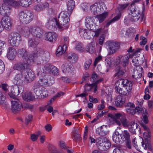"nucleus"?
<instances>
[{
  "label": "nucleus",
  "instance_id": "bb28decb",
  "mask_svg": "<svg viewBox=\"0 0 153 153\" xmlns=\"http://www.w3.org/2000/svg\"><path fill=\"white\" fill-rule=\"evenodd\" d=\"M111 118H113L115 122L118 125H120L121 123L122 124V120L123 119H126L125 117H123L120 113H117L114 114V116L112 115Z\"/></svg>",
  "mask_w": 153,
  "mask_h": 153
},
{
  "label": "nucleus",
  "instance_id": "8fccbe9b",
  "mask_svg": "<svg viewBox=\"0 0 153 153\" xmlns=\"http://www.w3.org/2000/svg\"><path fill=\"white\" fill-rule=\"evenodd\" d=\"M90 9L91 11L94 14L97 13V11L99 9L98 4L97 3L93 4L90 6Z\"/></svg>",
  "mask_w": 153,
  "mask_h": 153
},
{
  "label": "nucleus",
  "instance_id": "f3484780",
  "mask_svg": "<svg viewBox=\"0 0 153 153\" xmlns=\"http://www.w3.org/2000/svg\"><path fill=\"white\" fill-rule=\"evenodd\" d=\"M143 135L145 138V141L142 143V146L146 149H150L151 146L150 141L151 133L149 131L147 130L144 132Z\"/></svg>",
  "mask_w": 153,
  "mask_h": 153
},
{
  "label": "nucleus",
  "instance_id": "412c9836",
  "mask_svg": "<svg viewBox=\"0 0 153 153\" xmlns=\"http://www.w3.org/2000/svg\"><path fill=\"white\" fill-rule=\"evenodd\" d=\"M143 70V68L140 66L135 67L132 75V77L136 79L141 77Z\"/></svg>",
  "mask_w": 153,
  "mask_h": 153
},
{
  "label": "nucleus",
  "instance_id": "603ef678",
  "mask_svg": "<svg viewBox=\"0 0 153 153\" xmlns=\"http://www.w3.org/2000/svg\"><path fill=\"white\" fill-rule=\"evenodd\" d=\"M42 93L40 96H39V99L44 98L48 96V92L46 89L44 87L42 91Z\"/></svg>",
  "mask_w": 153,
  "mask_h": 153
},
{
  "label": "nucleus",
  "instance_id": "a18cd8bd",
  "mask_svg": "<svg viewBox=\"0 0 153 153\" xmlns=\"http://www.w3.org/2000/svg\"><path fill=\"white\" fill-rule=\"evenodd\" d=\"M59 145L62 148L66 149L67 153H74V151L72 150H70L67 149V147L64 141H59Z\"/></svg>",
  "mask_w": 153,
  "mask_h": 153
},
{
  "label": "nucleus",
  "instance_id": "423d86ee",
  "mask_svg": "<svg viewBox=\"0 0 153 153\" xmlns=\"http://www.w3.org/2000/svg\"><path fill=\"white\" fill-rule=\"evenodd\" d=\"M19 18L22 23L28 24L33 20V13L27 10L21 11L18 13Z\"/></svg>",
  "mask_w": 153,
  "mask_h": 153
},
{
  "label": "nucleus",
  "instance_id": "a211bd4d",
  "mask_svg": "<svg viewBox=\"0 0 153 153\" xmlns=\"http://www.w3.org/2000/svg\"><path fill=\"white\" fill-rule=\"evenodd\" d=\"M108 47L109 51L108 55L112 54L115 52L120 47V45L119 43L117 42H110L108 43Z\"/></svg>",
  "mask_w": 153,
  "mask_h": 153
},
{
  "label": "nucleus",
  "instance_id": "f8f14e48",
  "mask_svg": "<svg viewBox=\"0 0 153 153\" xmlns=\"http://www.w3.org/2000/svg\"><path fill=\"white\" fill-rule=\"evenodd\" d=\"M23 91V89L21 87L15 85L11 87L10 92H8V94L10 98L15 99L17 96L22 94Z\"/></svg>",
  "mask_w": 153,
  "mask_h": 153
},
{
  "label": "nucleus",
  "instance_id": "3c124183",
  "mask_svg": "<svg viewBox=\"0 0 153 153\" xmlns=\"http://www.w3.org/2000/svg\"><path fill=\"white\" fill-rule=\"evenodd\" d=\"M75 49L79 51L82 52L83 51L84 48L82 44L80 43H77L76 44Z\"/></svg>",
  "mask_w": 153,
  "mask_h": 153
},
{
  "label": "nucleus",
  "instance_id": "2eb2a0df",
  "mask_svg": "<svg viewBox=\"0 0 153 153\" xmlns=\"http://www.w3.org/2000/svg\"><path fill=\"white\" fill-rule=\"evenodd\" d=\"M55 24L60 31L62 30V29L60 28V27H61L60 25H59L57 19L52 17H50L48 19L46 26L47 27L52 29Z\"/></svg>",
  "mask_w": 153,
  "mask_h": 153
},
{
  "label": "nucleus",
  "instance_id": "bf43d9fd",
  "mask_svg": "<svg viewBox=\"0 0 153 153\" xmlns=\"http://www.w3.org/2000/svg\"><path fill=\"white\" fill-rule=\"evenodd\" d=\"M64 95V93L62 92H60L58 93L56 95L53 97L50 100V102H51L52 101H54L58 97L61 96L63 95Z\"/></svg>",
  "mask_w": 153,
  "mask_h": 153
},
{
  "label": "nucleus",
  "instance_id": "39448f33",
  "mask_svg": "<svg viewBox=\"0 0 153 153\" xmlns=\"http://www.w3.org/2000/svg\"><path fill=\"white\" fill-rule=\"evenodd\" d=\"M123 125L125 127L128 128L129 131L132 134H136V132L138 131L140 132V128L139 125L134 121L131 122L128 121L126 119L122 120Z\"/></svg>",
  "mask_w": 153,
  "mask_h": 153
},
{
  "label": "nucleus",
  "instance_id": "37998d69",
  "mask_svg": "<svg viewBox=\"0 0 153 153\" xmlns=\"http://www.w3.org/2000/svg\"><path fill=\"white\" fill-rule=\"evenodd\" d=\"M97 142L99 144L98 147L100 150H102V149H103L104 145V143L107 140V139L104 137H102L99 138Z\"/></svg>",
  "mask_w": 153,
  "mask_h": 153
},
{
  "label": "nucleus",
  "instance_id": "72a5a7b5",
  "mask_svg": "<svg viewBox=\"0 0 153 153\" xmlns=\"http://www.w3.org/2000/svg\"><path fill=\"white\" fill-rule=\"evenodd\" d=\"M22 74H17L15 77L14 79L15 83L19 85H22L23 83L22 79L23 78Z\"/></svg>",
  "mask_w": 153,
  "mask_h": 153
},
{
  "label": "nucleus",
  "instance_id": "20e7f679",
  "mask_svg": "<svg viewBox=\"0 0 153 153\" xmlns=\"http://www.w3.org/2000/svg\"><path fill=\"white\" fill-rule=\"evenodd\" d=\"M18 55L25 59L28 63H33L34 62V58L37 56V55L35 52H31L28 54L27 51L25 48H22L18 51Z\"/></svg>",
  "mask_w": 153,
  "mask_h": 153
},
{
  "label": "nucleus",
  "instance_id": "7ed1b4c3",
  "mask_svg": "<svg viewBox=\"0 0 153 153\" xmlns=\"http://www.w3.org/2000/svg\"><path fill=\"white\" fill-rule=\"evenodd\" d=\"M69 12L66 11H62L59 14L58 20L61 27L60 29L63 30L67 29L68 27V23L70 21Z\"/></svg>",
  "mask_w": 153,
  "mask_h": 153
},
{
  "label": "nucleus",
  "instance_id": "473e14b6",
  "mask_svg": "<svg viewBox=\"0 0 153 153\" xmlns=\"http://www.w3.org/2000/svg\"><path fill=\"white\" fill-rule=\"evenodd\" d=\"M22 97L23 99L26 101H30L33 100L34 97L30 92H27L22 95Z\"/></svg>",
  "mask_w": 153,
  "mask_h": 153
},
{
  "label": "nucleus",
  "instance_id": "4d7b16f0",
  "mask_svg": "<svg viewBox=\"0 0 153 153\" xmlns=\"http://www.w3.org/2000/svg\"><path fill=\"white\" fill-rule=\"evenodd\" d=\"M140 59L139 57H134L132 60V62L134 63V65L139 66V65L140 64Z\"/></svg>",
  "mask_w": 153,
  "mask_h": 153
},
{
  "label": "nucleus",
  "instance_id": "a878e982",
  "mask_svg": "<svg viewBox=\"0 0 153 153\" xmlns=\"http://www.w3.org/2000/svg\"><path fill=\"white\" fill-rule=\"evenodd\" d=\"M11 102L12 112L14 113H16L20 111L21 108V105L19 102L16 100H12Z\"/></svg>",
  "mask_w": 153,
  "mask_h": 153
},
{
  "label": "nucleus",
  "instance_id": "6ab92c4d",
  "mask_svg": "<svg viewBox=\"0 0 153 153\" xmlns=\"http://www.w3.org/2000/svg\"><path fill=\"white\" fill-rule=\"evenodd\" d=\"M24 75L25 80L27 83H30L35 78L34 73L31 70L29 69Z\"/></svg>",
  "mask_w": 153,
  "mask_h": 153
},
{
  "label": "nucleus",
  "instance_id": "58836bf2",
  "mask_svg": "<svg viewBox=\"0 0 153 153\" xmlns=\"http://www.w3.org/2000/svg\"><path fill=\"white\" fill-rule=\"evenodd\" d=\"M130 56V53H128L123 56L121 62V64L123 65L122 67H124L128 64V59Z\"/></svg>",
  "mask_w": 153,
  "mask_h": 153
},
{
  "label": "nucleus",
  "instance_id": "13d9d810",
  "mask_svg": "<svg viewBox=\"0 0 153 153\" xmlns=\"http://www.w3.org/2000/svg\"><path fill=\"white\" fill-rule=\"evenodd\" d=\"M42 10L43 11L45 9L48 8L49 7V4L46 2H44L40 4Z\"/></svg>",
  "mask_w": 153,
  "mask_h": 153
},
{
  "label": "nucleus",
  "instance_id": "de8ad7c7",
  "mask_svg": "<svg viewBox=\"0 0 153 153\" xmlns=\"http://www.w3.org/2000/svg\"><path fill=\"white\" fill-rule=\"evenodd\" d=\"M48 148L50 153H61L58 152L55 147L51 144H49Z\"/></svg>",
  "mask_w": 153,
  "mask_h": 153
},
{
  "label": "nucleus",
  "instance_id": "c756f323",
  "mask_svg": "<svg viewBox=\"0 0 153 153\" xmlns=\"http://www.w3.org/2000/svg\"><path fill=\"white\" fill-rule=\"evenodd\" d=\"M72 135L73 139L76 142L80 140L81 137L80 134L79 133L78 129L77 128H74L72 133Z\"/></svg>",
  "mask_w": 153,
  "mask_h": 153
},
{
  "label": "nucleus",
  "instance_id": "9d476101",
  "mask_svg": "<svg viewBox=\"0 0 153 153\" xmlns=\"http://www.w3.org/2000/svg\"><path fill=\"white\" fill-rule=\"evenodd\" d=\"M61 68L62 72L67 75H73L75 73V69L71 63L68 62H64Z\"/></svg>",
  "mask_w": 153,
  "mask_h": 153
},
{
  "label": "nucleus",
  "instance_id": "0e129e2a",
  "mask_svg": "<svg viewBox=\"0 0 153 153\" xmlns=\"http://www.w3.org/2000/svg\"><path fill=\"white\" fill-rule=\"evenodd\" d=\"M128 4H119L118 7V9L120 11H122L126 7L128 6Z\"/></svg>",
  "mask_w": 153,
  "mask_h": 153
},
{
  "label": "nucleus",
  "instance_id": "c9c22d12",
  "mask_svg": "<svg viewBox=\"0 0 153 153\" xmlns=\"http://www.w3.org/2000/svg\"><path fill=\"white\" fill-rule=\"evenodd\" d=\"M75 5V2L74 0H70L68 2L67 8L68 11L69 12V14L72 13Z\"/></svg>",
  "mask_w": 153,
  "mask_h": 153
},
{
  "label": "nucleus",
  "instance_id": "aec40b11",
  "mask_svg": "<svg viewBox=\"0 0 153 153\" xmlns=\"http://www.w3.org/2000/svg\"><path fill=\"white\" fill-rule=\"evenodd\" d=\"M44 68L50 74L54 75H57L59 74L58 69L53 65L48 64L44 66Z\"/></svg>",
  "mask_w": 153,
  "mask_h": 153
},
{
  "label": "nucleus",
  "instance_id": "4be33fe9",
  "mask_svg": "<svg viewBox=\"0 0 153 153\" xmlns=\"http://www.w3.org/2000/svg\"><path fill=\"white\" fill-rule=\"evenodd\" d=\"M16 51L14 48L12 47L8 48L7 56L8 59L10 60L14 59L16 56Z\"/></svg>",
  "mask_w": 153,
  "mask_h": 153
},
{
  "label": "nucleus",
  "instance_id": "cd10ccee",
  "mask_svg": "<svg viewBox=\"0 0 153 153\" xmlns=\"http://www.w3.org/2000/svg\"><path fill=\"white\" fill-rule=\"evenodd\" d=\"M125 102V99L122 96L119 95L116 97L115 100V104L117 107H121Z\"/></svg>",
  "mask_w": 153,
  "mask_h": 153
},
{
  "label": "nucleus",
  "instance_id": "6e6d98bb",
  "mask_svg": "<svg viewBox=\"0 0 153 153\" xmlns=\"http://www.w3.org/2000/svg\"><path fill=\"white\" fill-rule=\"evenodd\" d=\"M92 63V60L91 59H88L86 61L84 65V69L87 70H88Z\"/></svg>",
  "mask_w": 153,
  "mask_h": 153
},
{
  "label": "nucleus",
  "instance_id": "ea45409f",
  "mask_svg": "<svg viewBox=\"0 0 153 153\" xmlns=\"http://www.w3.org/2000/svg\"><path fill=\"white\" fill-rule=\"evenodd\" d=\"M66 48L65 45H63L62 46H59L56 53V55L59 56L64 53L66 50Z\"/></svg>",
  "mask_w": 153,
  "mask_h": 153
},
{
  "label": "nucleus",
  "instance_id": "b1692460",
  "mask_svg": "<svg viewBox=\"0 0 153 153\" xmlns=\"http://www.w3.org/2000/svg\"><path fill=\"white\" fill-rule=\"evenodd\" d=\"M115 71V73L114 74V76L117 77L123 76L126 72L125 67L120 66H117Z\"/></svg>",
  "mask_w": 153,
  "mask_h": 153
},
{
  "label": "nucleus",
  "instance_id": "2f4dec72",
  "mask_svg": "<svg viewBox=\"0 0 153 153\" xmlns=\"http://www.w3.org/2000/svg\"><path fill=\"white\" fill-rule=\"evenodd\" d=\"M77 55L74 53H70L68 55V60L72 63L76 62L78 59Z\"/></svg>",
  "mask_w": 153,
  "mask_h": 153
},
{
  "label": "nucleus",
  "instance_id": "1a4fd4ad",
  "mask_svg": "<svg viewBox=\"0 0 153 153\" xmlns=\"http://www.w3.org/2000/svg\"><path fill=\"white\" fill-rule=\"evenodd\" d=\"M120 139L121 141H126V146L129 149L131 148V143L130 134L127 130L121 131L120 133Z\"/></svg>",
  "mask_w": 153,
  "mask_h": 153
},
{
  "label": "nucleus",
  "instance_id": "9b49d317",
  "mask_svg": "<svg viewBox=\"0 0 153 153\" xmlns=\"http://www.w3.org/2000/svg\"><path fill=\"white\" fill-rule=\"evenodd\" d=\"M30 67V65L28 64L22 62L15 64L13 67V68L14 70L19 71L23 74L29 69Z\"/></svg>",
  "mask_w": 153,
  "mask_h": 153
},
{
  "label": "nucleus",
  "instance_id": "09e8293b",
  "mask_svg": "<svg viewBox=\"0 0 153 153\" xmlns=\"http://www.w3.org/2000/svg\"><path fill=\"white\" fill-rule=\"evenodd\" d=\"M120 17V15H119L117 16H115L112 19L108 22L106 25H105L104 26L105 27H106L107 28L112 23L114 22L119 20Z\"/></svg>",
  "mask_w": 153,
  "mask_h": 153
},
{
  "label": "nucleus",
  "instance_id": "7c9ffc66",
  "mask_svg": "<svg viewBox=\"0 0 153 153\" xmlns=\"http://www.w3.org/2000/svg\"><path fill=\"white\" fill-rule=\"evenodd\" d=\"M32 52H35L36 53L37 55L36 57L34 58V59L36 58H37L38 56H45V55L48 56L49 55V52L42 48L39 49L37 51H33Z\"/></svg>",
  "mask_w": 153,
  "mask_h": 153
},
{
  "label": "nucleus",
  "instance_id": "0eeeda50",
  "mask_svg": "<svg viewBox=\"0 0 153 153\" xmlns=\"http://www.w3.org/2000/svg\"><path fill=\"white\" fill-rule=\"evenodd\" d=\"M37 75L39 76V80L43 85L50 86L54 83L53 78L50 75H45L44 72L39 71L37 73Z\"/></svg>",
  "mask_w": 153,
  "mask_h": 153
},
{
  "label": "nucleus",
  "instance_id": "69168bd1",
  "mask_svg": "<svg viewBox=\"0 0 153 153\" xmlns=\"http://www.w3.org/2000/svg\"><path fill=\"white\" fill-rule=\"evenodd\" d=\"M9 87V86L6 83L1 84L2 88L5 92H7L8 91Z\"/></svg>",
  "mask_w": 153,
  "mask_h": 153
},
{
  "label": "nucleus",
  "instance_id": "4468645a",
  "mask_svg": "<svg viewBox=\"0 0 153 153\" xmlns=\"http://www.w3.org/2000/svg\"><path fill=\"white\" fill-rule=\"evenodd\" d=\"M131 13L129 15L130 20L132 22L137 21L140 18V14L139 11L136 8H131Z\"/></svg>",
  "mask_w": 153,
  "mask_h": 153
},
{
  "label": "nucleus",
  "instance_id": "49530a36",
  "mask_svg": "<svg viewBox=\"0 0 153 153\" xmlns=\"http://www.w3.org/2000/svg\"><path fill=\"white\" fill-rule=\"evenodd\" d=\"M94 45L95 43L91 42L87 46L86 48V51L90 53H93L95 49Z\"/></svg>",
  "mask_w": 153,
  "mask_h": 153
},
{
  "label": "nucleus",
  "instance_id": "f704fd0d",
  "mask_svg": "<svg viewBox=\"0 0 153 153\" xmlns=\"http://www.w3.org/2000/svg\"><path fill=\"white\" fill-rule=\"evenodd\" d=\"M96 133L101 136H105L107 133L106 128L104 126L98 128L96 130Z\"/></svg>",
  "mask_w": 153,
  "mask_h": 153
},
{
  "label": "nucleus",
  "instance_id": "5701e85b",
  "mask_svg": "<svg viewBox=\"0 0 153 153\" xmlns=\"http://www.w3.org/2000/svg\"><path fill=\"white\" fill-rule=\"evenodd\" d=\"M121 132V128L120 127H117L114 132L113 136V140L116 143H118L120 142H121L120 138V139L119 136L120 137V133Z\"/></svg>",
  "mask_w": 153,
  "mask_h": 153
},
{
  "label": "nucleus",
  "instance_id": "052dcab7",
  "mask_svg": "<svg viewBox=\"0 0 153 153\" xmlns=\"http://www.w3.org/2000/svg\"><path fill=\"white\" fill-rule=\"evenodd\" d=\"M5 70V66L4 62L0 59V74H1Z\"/></svg>",
  "mask_w": 153,
  "mask_h": 153
},
{
  "label": "nucleus",
  "instance_id": "5fc2aeb1",
  "mask_svg": "<svg viewBox=\"0 0 153 153\" xmlns=\"http://www.w3.org/2000/svg\"><path fill=\"white\" fill-rule=\"evenodd\" d=\"M104 144V145L103 149H102V151L107 150L111 146L110 142L107 139Z\"/></svg>",
  "mask_w": 153,
  "mask_h": 153
},
{
  "label": "nucleus",
  "instance_id": "680f3d73",
  "mask_svg": "<svg viewBox=\"0 0 153 153\" xmlns=\"http://www.w3.org/2000/svg\"><path fill=\"white\" fill-rule=\"evenodd\" d=\"M102 79H99L97 81H96L95 82L93 83V85L94 87V92H96L97 90V84L102 82Z\"/></svg>",
  "mask_w": 153,
  "mask_h": 153
},
{
  "label": "nucleus",
  "instance_id": "6e6552de",
  "mask_svg": "<svg viewBox=\"0 0 153 153\" xmlns=\"http://www.w3.org/2000/svg\"><path fill=\"white\" fill-rule=\"evenodd\" d=\"M8 40L11 46H16V44L21 41L22 38L21 35L18 33L12 32L8 34Z\"/></svg>",
  "mask_w": 153,
  "mask_h": 153
},
{
  "label": "nucleus",
  "instance_id": "79ce46f5",
  "mask_svg": "<svg viewBox=\"0 0 153 153\" xmlns=\"http://www.w3.org/2000/svg\"><path fill=\"white\" fill-rule=\"evenodd\" d=\"M18 4L22 6L23 7H27L31 3V0H19V3L17 1H16ZM19 6L16 7H18Z\"/></svg>",
  "mask_w": 153,
  "mask_h": 153
},
{
  "label": "nucleus",
  "instance_id": "4c0bfd02",
  "mask_svg": "<svg viewBox=\"0 0 153 153\" xmlns=\"http://www.w3.org/2000/svg\"><path fill=\"white\" fill-rule=\"evenodd\" d=\"M91 20L90 17H87L85 19V25L86 27L88 29L90 30H94V27H95V24L94 25H90L89 23L90 21Z\"/></svg>",
  "mask_w": 153,
  "mask_h": 153
},
{
  "label": "nucleus",
  "instance_id": "338daca9",
  "mask_svg": "<svg viewBox=\"0 0 153 153\" xmlns=\"http://www.w3.org/2000/svg\"><path fill=\"white\" fill-rule=\"evenodd\" d=\"M89 100L91 102L93 103H96L98 102V100L96 98H94L91 95L89 96Z\"/></svg>",
  "mask_w": 153,
  "mask_h": 153
},
{
  "label": "nucleus",
  "instance_id": "864d4df0",
  "mask_svg": "<svg viewBox=\"0 0 153 153\" xmlns=\"http://www.w3.org/2000/svg\"><path fill=\"white\" fill-rule=\"evenodd\" d=\"M33 119V116L31 114H28L27 116L25 119V123L27 125L31 122Z\"/></svg>",
  "mask_w": 153,
  "mask_h": 153
},
{
  "label": "nucleus",
  "instance_id": "a19ab883",
  "mask_svg": "<svg viewBox=\"0 0 153 153\" xmlns=\"http://www.w3.org/2000/svg\"><path fill=\"white\" fill-rule=\"evenodd\" d=\"M21 33L24 36L28 37L30 35V27H23L21 31Z\"/></svg>",
  "mask_w": 153,
  "mask_h": 153
},
{
  "label": "nucleus",
  "instance_id": "ddd939ff",
  "mask_svg": "<svg viewBox=\"0 0 153 153\" xmlns=\"http://www.w3.org/2000/svg\"><path fill=\"white\" fill-rule=\"evenodd\" d=\"M9 15H3L2 18V23L5 29L9 30L11 28L12 20Z\"/></svg>",
  "mask_w": 153,
  "mask_h": 153
},
{
  "label": "nucleus",
  "instance_id": "e433bc0d",
  "mask_svg": "<svg viewBox=\"0 0 153 153\" xmlns=\"http://www.w3.org/2000/svg\"><path fill=\"white\" fill-rule=\"evenodd\" d=\"M39 43V41L38 39L34 38H29L28 39V45L31 47H35Z\"/></svg>",
  "mask_w": 153,
  "mask_h": 153
},
{
  "label": "nucleus",
  "instance_id": "c85d7f7f",
  "mask_svg": "<svg viewBox=\"0 0 153 153\" xmlns=\"http://www.w3.org/2000/svg\"><path fill=\"white\" fill-rule=\"evenodd\" d=\"M44 87L38 84H36L33 87V89L34 93L37 96L36 98H39L42 94V91Z\"/></svg>",
  "mask_w": 153,
  "mask_h": 153
},
{
  "label": "nucleus",
  "instance_id": "f257e3e1",
  "mask_svg": "<svg viewBox=\"0 0 153 153\" xmlns=\"http://www.w3.org/2000/svg\"><path fill=\"white\" fill-rule=\"evenodd\" d=\"M3 3L0 1V14L9 15L12 10L13 7L18 6V3L14 0H3Z\"/></svg>",
  "mask_w": 153,
  "mask_h": 153
},
{
  "label": "nucleus",
  "instance_id": "f03ea898",
  "mask_svg": "<svg viewBox=\"0 0 153 153\" xmlns=\"http://www.w3.org/2000/svg\"><path fill=\"white\" fill-rule=\"evenodd\" d=\"M123 88H121L116 86L115 88L116 91L120 94L123 95L128 96L130 93L132 88V82L126 79H122V83Z\"/></svg>",
  "mask_w": 153,
  "mask_h": 153
},
{
  "label": "nucleus",
  "instance_id": "c03bdc74",
  "mask_svg": "<svg viewBox=\"0 0 153 153\" xmlns=\"http://www.w3.org/2000/svg\"><path fill=\"white\" fill-rule=\"evenodd\" d=\"M108 13L106 12L97 15L96 18L99 21L100 23H102L108 16Z\"/></svg>",
  "mask_w": 153,
  "mask_h": 153
},
{
  "label": "nucleus",
  "instance_id": "e2e57ef3",
  "mask_svg": "<svg viewBox=\"0 0 153 153\" xmlns=\"http://www.w3.org/2000/svg\"><path fill=\"white\" fill-rule=\"evenodd\" d=\"M33 9L36 11L37 12L42 11L40 4H38L35 5L34 6Z\"/></svg>",
  "mask_w": 153,
  "mask_h": 153
},
{
  "label": "nucleus",
  "instance_id": "393cba45",
  "mask_svg": "<svg viewBox=\"0 0 153 153\" xmlns=\"http://www.w3.org/2000/svg\"><path fill=\"white\" fill-rule=\"evenodd\" d=\"M45 39L50 42L55 40L57 37L56 34L54 32H47L45 33Z\"/></svg>",
  "mask_w": 153,
  "mask_h": 153
},
{
  "label": "nucleus",
  "instance_id": "dca6fc26",
  "mask_svg": "<svg viewBox=\"0 0 153 153\" xmlns=\"http://www.w3.org/2000/svg\"><path fill=\"white\" fill-rule=\"evenodd\" d=\"M30 33L34 36L41 38L43 33L42 30L39 27L36 26H31L30 27Z\"/></svg>",
  "mask_w": 153,
  "mask_h": 153
},
{
  "label": "nucleus",
  "instance_id": "774afa93",
  "mask_svg": "<svg viewBox=\"0 0 153 153\" xmlns=\"http://www.w3.org/2000/svg\"><path fill=\"white\" fill-rule=\"evenodd\" d=\"M141 49H137L134 52L133 56L135 57H139L140 53H141L140 51Z\"/></svg>",
  "mask_w": 153,
  "mask_h": 153
}]
</instances>
